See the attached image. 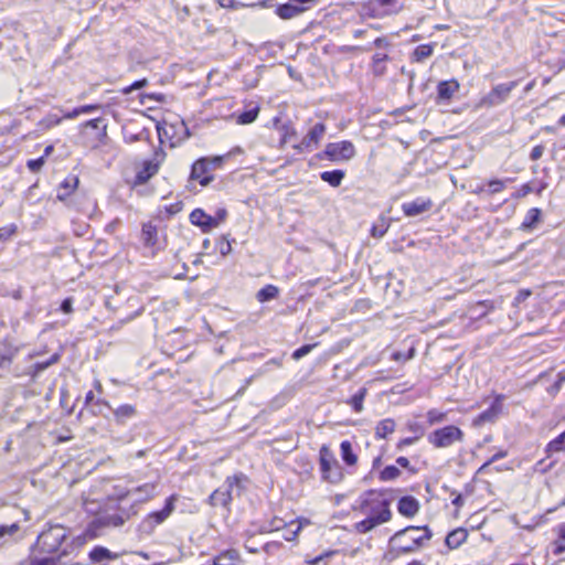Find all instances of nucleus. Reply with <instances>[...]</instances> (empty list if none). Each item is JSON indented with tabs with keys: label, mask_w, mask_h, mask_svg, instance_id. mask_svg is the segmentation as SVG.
<instances>
[{
	"label": "nucleus",
	"mask_w": 565,
	"mask_h": 565,
	"mask_svg": "<svg viewBox=\"0 0 565 565\" xmlns=\"http://www.w3.org/2000/svg\"><path fill=\"white\" fill-rule=\"evenodd\" d=\"M177 500L178 495L172 494L166 500V504L162 510L149 513L140 524L141 531L147 534H151L156 526L163 523L173 512Z\"/></svg>",
	"instance_id": "nucleus-8"
},
{
	"label": "nucleus",
	"mask_w": 565,
	"mask_h": 565,
	"mask_svg": "<svg viewBox=\"0 0 565 565\" xmlns=\"http://www.w3.org/2000/svg\"><path fill=\"white\" fill-rule=\"evenodd\" d=\"M17 353V348L0 349V379L6 377L10 373Z\"/></svg>",
	"instance_id": "nucleus-22"
},
{
	"label": "nucleus",
	"mask_w": 565,
	"mask_h": 565,
	"mask_svg": "<svg viewBox=\"0 0 565 565\" xmlns=\"http://www.w3.org/2000/svg\"><path fill=\"white\" fill-rule=\"evenodd\" d=\"M218 250L222 256H226L232 252L231 243L225 236L218 242Z\"/></svg>",
	"instance_id": "nucleus-50"
},
{
	"label": "nucleus",
	"mask_w": 565,
	"mask_h": 565,
	"mask_svg": "<svg viewBox=\"0 0 565 565\" xmlns=\"http://www.w3.org/2000/svg\"><path fill=\"white\" fill-rule=\"evenodd\" d=\"M158 232L157 226L152 223H146L142 225L141 230V239L145 246L152 247L157 244L158 241Z\"/></svg>",
	"instance_id": "nucleus-25"
},
{
	"label": "nucleus",
	"mask_w": 565,
	"mask_h": 565,
	"mask_svg": "<svg viewBox=\"0 0 565 565\" xmlns=\"http://www.w3.org/2000/svg\"><path fill=\"white\" fill-rule=\"evenodd\" d=\"M479 308H484V311H481L478 313V317H483L487 315V312L489 310L493 309L492 301H490V300L479 301L473 306L472 310L477 311Z\"/></svg>",
	"instance_id": "nucleus-48"
},
{
	"label": "nucleus",
	"mask_w": 565,
	"mask_h": 565,
	"mask_svg": "<svg viewBox=\"0 0 565 565\" xmlns=\"http://www.w3.org/2000/svg\"><path fill=\"white\" fill-rule=\"evenodd\" d=\"M431 536L433 533L427 525H409L397 531L390 539V544L398 551V554H409L417 551L424 544V541H429Z\"/></svg>",
	"instance_id": "nucleus-2"
},
{
	"label": "nucleus",
	"mask_w": 565,
	"mask_h": 565,
	"mask_svg": "<svg viewBox=\"0 0 565 565\" xmlns=\"http://www.w3.org/2000/svg\"><path fill=\"white\" fill-rule=\"evenodd\" d=\"M395 430V422L392 418H385L377 423L375 427L376 438H386Z\"/></svg>",
	"instance_id": "nucleus-31"
},
{
	"label": "nucleus",
	"mask_w": 565,
	"mask_h": 565,
	"mask_svg": "<svg viewBox=\"0 0 565 565\" xmlns=\"http://www.w3.org/2000/svg\"><path fill=\"white\" fill-rule=\"evenodd\" d=\"M98 109H100V105H98V104L79 106L81 114H89V113L96 111Z\"/></svg>",
	"instance_id": "nucleus-60"
},
{
	"label": "nucleus",
	"mask_w": 565,
	"mask_h": 565,
	"mask_svg": "<svg viewBox=\"0 0 565 565\" xmlns=\"http://www.w3.org/2000/svg\"><path fill=\"white\" fill-rule=\"evenodd\" d=\"M70 531L61 524H50L39 535L31 546V553L55 554L60 551Z\"/></svg>",
	"instance_id": "nucleus-3"
},
{
	"label": "nucleus",
	"mask_w": 565,
	"mask_h": 565,
	"mask_svg": "<svg viewBox=\"0 0 565 565\" xmlns=\"http://www.w3.org/2000/svg\"><path fill=\"white\" fill-rule=\"evenodd\" d=\"M552 547H553L552 552L554 555H561V554L565 553V542H563L559 539L555 540L552 543Z\"/></svg>",
	"instance_id": "nucleus-54"
},
{
	"label": "nucleus",
	"mask_w": 565,
	"mask_h": 565,
	"mask_svg": "<svg viewBox=\"0 0 565 565\" xmlns=\"http://www.w3.org/2000/svg\"><path fill=\"white\" fill-rule=\"evenodd\" d=\"M102 124H103V119L102 118H95V119L87 120L85 122V127H89L92 129H99V128H102L103 129V135L106 136V125H103V127H102Z\"/></svg>",
	"instance_id": "nucleus-51"
},
{
	"label": "nucleus",
	"mask_w": 565,
	"mask_h": 565,
	"mask_svg": "<svg viewBox=\"0 0 565 565\" xmlns=\"http://www.w3.org/2000/svg\"><path fill=\"white\" fill-rule=\"evenodd\" d=\"M327 127L323 122H317L315 124L307 135L302 138V145L307 147H312V149H316L323 136L326 135Z\"/></svg>",
	"instance_id": "nucleus-17"
},
{
	"label": "nucleus",
	"mask_w": 565,
	"mask_h": 565,
	"mask_svg": "<svg viewBox=\"0 0 565 565\" xmlns=\"http://www.w3.org/2000/svg\"><path fill=\"white\" fill-rule=\"evenodd\" d=\"M564 450H565V430L546 445L545 452H546L547 457H550L554 452H559V451H564Z\"/></svg>",
	"instance_id": "nucleus-35"
},
{
	"label": "nucleus",
	"mask_w": 565,
	"mask_h": 565,
	"mask_svg": "<svg viewBox=\"0 0 565 565\" xmlns=\"http://www.w3.org/2000/svg\"><path fill=\"white\" fill-rule=\"evenodd\" d=\"M433 206L430 199L418 198L412 202H405L402 204L404 214L408 217H415L422 213L429 211Z\"/></svg>",
	"instance_id": "nucleus-13"
},
{
	"label": "nucleus",
	"mask_w": 565,
	"mask_h": 565,
	"mask_svg": "<svg viewBox=\"0 0 565 565\" xmlns=\"http://www.w3.org/2000/svg\"><path fill=\"white\" fill-rule=\"evenodd\" d=\"M227 158L226 154L224 156H216L214 158H212L211 160L209 159V164L212 163L214 167H221V164L223 163V161Z\"/></svg>",
	"instance_id": "nucleus-63"
},
{
	"label": "nucleus",
	"mask_w": 565,
	"mask_h": 565,
	"mask_svg": "<svg viewBox=\"0 0 565 565\" xmlns=\"http://www.w3.org/2000/svg\"><path fill=\"white\" fill-rule=\"evenodd\" d=\"M317 345H318L317 342L312 343V344H305V345L298 348L297 350H295L291 354V358L294 360H300L301 358L309 354Z\"/></svg>",
	"instance_id": "nucleus-41"
},
{
	"label": "nucleus",
	"mask_w": 565,
	"mask_h": 565,
	"mask_svg": "<svg viewBox=\"0 0 565 565\" xmlns=\"http://www.w3.org/2000/svg\"><path fill=\"white\" fill-rule=\"evenodd\" d=\"M308 7L297 6L292 0L276 8V14L282 20L294 19L305 12Z\"/></svg>",
	"instance_id": "nucleus-19"
},
{
	"label": "nucleus",
	"mask_w": 565,
	"mask_h": 565,
	"mask_svg": "<svg viewBox=\"0 0 565 565\" xmlns=\"http://www.w3.org/2000/svg\"><path fill=\"white\" fill-rule=\"evenodd\" d=\"M401 476V470L395 466H386L381 472H380V479L382 481H391Z\"/></svg>",
	"instance_id": "nucleus-40"
},
{
	"label": "nucleus",
	"mask_w": 565,
	"mask_h": 565,
	"mask_svg": "<svg viewBox=\"0 0 565 565\" xmlns=\"http://www.w3.org/2000/svg\"><path fill=\"white\" fill-rule=\"evenodd\" d=\"M158 482H147L141 486L128 489L120 499L131 498L135 503H142L152 499L157 494Z\"/></svg>",
	"instance_id": "nucleus-11"
},
{
	"label": "nucleus",
	"mask_w": 565,
	"mask_h": 565,
	"mask_svg": "<svg viewBox=\"0 0 565 565\" xmlns=\"http://www.w3.org/2000/svg\"><path fill=\"white\" fill-rule=\"evenodd\" d=\"M505 396L500 394L497 395L491 405L483 412H481L473 420L475 427H481L486 423H494L503 411V401Z\"/></svg>",
	"instance_id": "nucleus-10"
},
{
	"label": "nucleus",
	"mask_w": 565,
	"mask_h": 565,
	"mask_svg": "<svg viewBox=\"0 0 565 565\" xmlns=\"http://www.w3.org/2000/svg\"><path fill=\"white\" fill-rule=\"evenodd\" d=\"M345 177V172L343 170H332V171H323L320 174L322 181L327 182L333 188H337L341 184L342 180Z\"/></svg>",
	"instance_id": "nucleus-27"
},
{
	"label": "nucleus",
	"mask_w": 565,
	"mask_h": 565,
	"mask_svg": "<svg viewBox=\"0 0 565 565\" xmlns=\"http://www.w3.org/2000/svg\"><path fill=\"white\" fill-rule=\"evenodd\" d=\"M38 553H32L26 559L22 561L20 565H60L63 556L67 555V551L64 548L56 556H43L40 557Z\"/></svg>",
	"instance_id": "nucleus-18"
},
{
	"label": "nucleus",
	"mask_w": 565,
	"mask_h": 565,
	"mask_svg": "<svg viewBox=\"0 0 565 565\" xmlns=\"http://www.w3.org/2000/svg\"><path fill=\"white\" fill-rule=\"evenodd\" d=\"M341 457L342 460L348 466H353L358 461L356 455L353 452L352 444L349 440H343L340 444Z\"/></svg>",
	"instance_id": "nucleus-33"
},
{
	"label": "nucleus",
	"mask_w": 565,
	"mask_h": 565,
	"mask_svg": "<svg viewBox=\"0 0 565 565\" xmlns=\"http://www.w3.org/2000/svg\"><path fill=\"white\" fill-rule=\"evenodd\" d=\"M388 61V55L385 53H375L372 56V73L375 76H383L386 72V62Z\"/></svg>",
	"instance_id": "nucleus-26"
},
{
	"label": "nucleus",
	"mask_w": 565,
	"mask_h": 565,
	"mask_svg": "<svg viewBox=\"0 0 565 565\" xmlns=\"http://www.w3.org/2000/svg\"><path fill=\"white\" fill-rule=\"evenodd\" d=\"M79 179L76 175H68L64 181L61 182L57 189V200L65 202L68 196L77 189Z\"/></svg>",
	"instance_id": "nucleus-23"
},
{
	"label": "nucleus",
	"mask_w": 565,
	"mask_h": 565,
	"mask_svg": "<svg viewBox=\"0 0 565 565\" xmlns=\"http://www.w3.org/2000/svg\"><path fill=\"white\" fill-rule=\"evenodd\" d=\"M50 366V362H38L33 365V371L30 373L33 379H35L41 372L46 370Z\"/></svg>",
	"instance_id": "nucleus-53"
},
{
	"label": "nucleus",
	"mask_w": 565,
	"mask_h": 565,
	"mask_svg": "<svg viewBox=\"0 0 565 565\" xmlns=\"http://www.w3.org/2000/svg\"><path fill=\"white\" fill-rule=\"evenodd\" d=\"M557 531V539L562 540L563 542H565V523L563 524H559L556 529Z\"/></svg>",
	"instance_id": "nucleus-64"
},
{
	"label": "nucleus",
	"mask_w": 565,
	"mask_h": 565,
	"mask_svg": "<svg viewBox=\"0 0 565 565\" xmlns=\"http://www.w3.org/2000/svg\"><path fill=\"white\" fill-rule=\"evenodd\" d=\"M113 413L117 423L124 424L136 415V408L130 404H124L114 409Z\"/></svg>",
	"instance_id": "nucleus-28"
},
{
	"label": "nucleus",
	"mask_w": 565,
	"mask_h": 565,
	"mask_svg": "<svg viewBox=\"0 0 565 565\" xmlns=\"http://www.w3.org/2000/svg\"><path fill=\"white\" fill-rule=\"evenodd\" d=\"M159 171V163L152 160L142 162L141 168L137 171L132 184L135 186L147 183Z\"/></svg>",
	"instance_id": "nucleus-14"
},
{
	"label": "nucleus",
	"mask_w": 565,
	"mask_h": 565,
	"mask_svg": "<svg viewBox=\"0 0 565 565\" xmlns=\"http://www.w3.org/2000/svg\"><path fill=\"white\" fill-rule=\"evenodd\" d=\"M207 172H209V159L201 158L192 164L190 177L193 180H199L200 184L205 186L213 180V177L206 175Z\"/></svg>",
	"instance_id": "nucleus-15"
},
{
	"label": "nucleus",
	"mask_w": 565,
	"mask_h": 565,
	"mask_svg": "<svg viewBox=\"0 0 565 565\" xmlns=\"http://www.w3.org/2000/svg\"><path fill=\"white\" fill-rule=\"evenodd\" d=\"M463 431L459 427L448 425L431 431L427 436V440L435 448H447L452 446L455 443H461L463 440Z\"/></svg>",
	"instance_id": "nucleus-6"
},
{
	"label": "nucleus",
	"mask_w": 565,
	"mask_h": 565,
	"mask_svg": "<svg viewBox=\"0 0 565 565\" xmlns=\"http://www.w3.org/2000/svg\"><path fill=\"white\" fill-rule=\"evenodd\" d=\"M367 395V388L361 387L355 394L351 396L350 399L347 401L355 413H361L363 411V402Z\"/></svg>",
	"instance_id": "nucleus-32"
},
{
	"label": "nucleus",
	"mask_w": 565,
	"mask_h": 565,
	"mask_svg": "<svg viewBox=\"0 0 565 565\" xmlns=\"http://www.w3.org/2000/svg\"><path fill=\"white\" fill-rule=\"evenodd\" d=\"M116 555H113V553L103 546H96L94 547L89 553V558L94 563H99L104 559H113Z\"/></svg>",
	"instance_id": "nucleus-36"
},
{
	"label": "nucleus",
	"mask_w": 565,
	"mask_h": 565,
	"mask_svg": "<svg viewBox=\"0 0 565 565\" xmlns=\"http://www.w3.org/2000/svg\"><path fill=\"white\" fill-rule=\"evenodd\" d=\"M282 544L279 542H268L263 546L266 553H271L274 550L279 548Z\"/></svg>",
	"instance_id": "nucleus-61"
},
{
	"label": "nucleus",
	"mask_w": 565,
	"mask_h": 565,
	"mask_svg": "<svg viewBox=\"0 0 565 565\" xmlns=\"http://www.w3.org/2000/svg\"><path fill=\"white\" fill-rule=\"evenodd\" d=\"M127 519H129V514H126L125 516L119 513L102 514L90 522L88 531H97L110 526L118 527L124 525Z\"/></svg>",
	"instance_id": "nucleus-12"
},
{
	"label": "nucleus",
	"mask_w": 565,
	"mask_h": 565,
	"mask_svg": "<svg viewBox=\"0 0 565 565\" xmlns=\"http://www.w3.org/2000/svg\"><path fill=\"white\" fill-rule=\"evenodd\" d=\"M319 463L321 478L329 483H339L342 478V468L328 446L323 445L319 450Z\"/></svg>",
	"instance_id": "nucleus-5"
},
{
	"label": "nucleus",
	"mask_w": 565,
	"mask_h": 565,
	"mask_svg": "<svg viewBox=\"0 0 565 565\" xmlns=\"http://www.w3.org/2000/svg\"><path fill=\"white\" fill-rule=\"evenodd\" d=\"M565 381V375L562 373L558 374L557 381L551 386L550 392L551 393H557L561 391L563 382Z\"/></svg>",
	"instance_id": "nucleus-58"
},
{
	"label": "nucleus",
	"mask_w": 565,
	"mask_h": 565,
	"mask_svg": "<svg viewBox=\"0 0 565 565\" xmlns=\"http://www.w3.org/2000/svg\"><path fill=\"white\" fill-rule=\"evenodd\" d=\"M408 429L416 434V436H419V438L423 436L424 430L417 423H411L408 424Z\"/></svg>",
	"instance_id": "nucleus-62"
},
{
	"label": "nucleus",
	"mask_w": 565,
	"mask_h": 565,
	"mask_svg": "<svg viewBox=\"0 0 565 565\" xmlns=\"http://www.w3.org/2000/svg\"><path fill=\"white\" fill-rule=\"evenodd\" d=\"M190 221L193 225L201 227L204 233L216 227V222L213 217L207 215L202 209L193 210L190 214Z\"/></svg>",
	"instance_id": "nucleus-16"
},
{
	"label": "nucleus",
	"mask_w": 565,
	"mask_h": 565,
	"mask_svg": "<svg viewBox=\"0 0 565 565\" xmlns=\"http://www.w3.org/2000/svg\"><path fill=\"white\" fill-rule=\"evenodd\" d=\"M518 81L502 83L495 85L487 95H484L480 105L483 107H495L503 104L510 96L511 92L518 86Z\"/></svg>",
	"instance_id": "nucleus-9"
},
{
	"label": "nucleus",
	"mask_w": 565,
	"mask_h": 565,
	"mask_svg": "<svg viewBox=\"0 0 565 565\" xmlns=\"http://www.w3.org/2000/svg\"><path fill=\"white\" fill-rule=\"evenodd\" d=\"M355 147L349 140H342L339 142H329L324 150L317 157L320 160L328 159L333 162L349 161L355 156Z\"/></svg>",
	"instance_id": "nucleus-7"
},
{
	"label": "nucleus",
	"mask_w": 565,
	"mask_h": 565,
	"mask_svg": "<svg viewBox=\"0 0 565 565\" xmlns=\"http://www.w3.org/2000/svg\"><path fill=\"white\" fill-rule=\"evenodd\" d=\"M544 149H545V148H544V146H542V145H537V146H535V147L532 149L531 153H530V159H531L532 161H536V160L541 159V157L543 156Z\"/></svg>",
	"instance_id": "nucleus-56"
},
{
	"label": "nucleus",
	"mask_w": 565,
	"mask_h": 565,
	"mask_svg": "<svg viewBox=\"0 0 565 565\" xmlns=\"http://www.w3.org/2000/svg\"><path fill=\"white\" fill-rule=\"evenodd\" d=\"M44 164V157L38 158V159H31L26 162V167L32 172H38L41 170V168Z\"/></svg>",
	"instance_id": "nucleus-49"
},
{
	"label": "nucleus",
	"mask_w": 565,
	"mask_h": 565,
	"mask_svg": "<svg viewBox=\"0 0 565 565\" xmlns=\"http://www.w3.org/2000/svg\"><path fill=\"white\" fill-rule=\"evenodd\" d=\"M227 216V211L225 209H218L215 213V216H212L213 220L216 222V227L225 221Z\"/></svg>",
	"instance_id": "nucleus-57"
},
{
	"label": "nucleus",
	"mask_w": 565,
	"mask_h": 565,
	"mask_svg": "<svg viewBox=\"0 0 565 565\" xmlns=\"http://www.w3.org/2000/svg\"><path fill=\"white\" fill-rule=\"evenodd\" d=\"M417 439H419V436L403 438L397 443L396 448L403 450L404 447L413 445Z\"/></svg>",
	"instance_id": "nucleus-55"
},
{
	"label": "nucleus",
	"mask_w": 565,
	"mask_h": 565,
	"mask_svg": "<svg viewBox=\"0 0 565 565\" xmlns=\"http://www.w3.org/2000/svg\"><path fill=\"white\" fill-rule=\"evenodd\" d=\"M286 526V522L282 519L274 518L268 524H263L259 527L260 533H268L273 531H278Z\"/></svg>",
	"instance_id": "nucleus-39"
},
{
	"label": "nucleus",
	"mask_w": 565,
	"mask_h": 565,
	"mask_svg": "<svg viewBox=\"0 0 565 565\" xmlns=\"http://www.w3.org/2000/svg\"><path fill=\"white\" fill-rule=\"evenodd\" d=\"M397 510L402 515L413 518L419 510V502L412 495L402 497L398 500Z\"/></svg>",
	"instance_id": "nucleus-20"
},
{
	"label": "nucleus",
	"mask_w": 565,
	"mask_h": 565,
	"mask_svg": "<svg viewBox=\"0 0 565 565\" xmlns=\"http://www.w3.org/2000/svg\"><path fill=\"white\" fill-rule=\"evenodd\" d=\"M542 212L537 207L530 209L521 224V230L529 231L535 227L541 220Z\"/></svg>",
	"instance_id": "nucleus-29"
},
{
	"label": "nucleus",
	"mask_w": 565,
	"mask_h": 565,
	"mask_svg": "<svg viewBox=\"0 0 565 565\" xmlns=\"http://www.w3.org/2000/svg\"><path fill=\"white\" fill-rule=\"evenodd\" d=\"M259 113L258 107H254L252 109L245 110L237 116L236 122L239 125H248L256 120Z\"/></svg>",
	"instance_id": "nucleus-38"
},
{
	"label": "nucleus",
	"mask_w": 565,
	"mask_h": 565,
	"mask_svg": "<svg viewBox=\"0 0 565 565\" xmlns=\"http://www.w3.org/2000/svg\"><path fill=\"white\" fill-rule=\"evenodd\" d=\"M467 537L468 532L462 527H458L456 530L450 531L447 534L445 539V544L448 546V548L455 550L458 548L461 544H463Z\"/></svg>",
	"instance_id": "nucleus-24"
},
{
	"label": "nucleus",
	"mask_w": 565,
	"mask_h": 565,
	"mask_svg": "<svg viewBox=\"0 0 565 565\" xmlns=\"http://www.w3.org/2000/svg\"><path fill=\"white\" fill-rule=\"evenodd\" d=\"M147 85H148L147 78L138 79V81L134 82L131 85L125 87L122 89V93L125 95H128V94L132 93L134 90L141 89V88L146 87Z\"/></svg>",
	"instance_id": "nucleus-46"
},
{
	"label": "nucleus",
	"mask_w": 565,
	"mask_h": 565,
	"mask_svg": "<svg viewBox=\"0 0 565 565\" xmlns=\"http://www.w3.org/2000/svg\"><path fill=\"white\" fill-rule=\"evenodd\" d=\"M20 526L18 523H12L10 525H0V539L4 535H13L19 531Z\"/></svg>",
	"instance_id": "nucleus-47"
},
{
	"label": "nucleus",
	"mask_w": 565,
	"mask_h": 565,
	"mask_svg": "<svg viewBox=\"0 0 565 565\" xmlns=\"http://www.w3.org/2000/svg\"><path fill=\"white\" fill-rule=\"evenodd\" d=\"M247 481L243 473L227 477L223 488L214 490L209 497V504L212 507L228 508L235 497H239L244 489V482Z\"/></svg>",
	"instance_id": "nucleus-4"
},
{
	"label": "nucleus",
	"mask_w": 565,
	"mask_h": 565,
	"mask_svg": "<svg viewBox=\"0 0 565 565\" xmlns=\"http://www.w3.org/2000/svg\"><path fill=\"white\" fill-rule=\"evenodd\" d=\"M278 295H279L278 287H276L274 285H266L265 287H263L262 289H259L257 291L256 299L259 302H266V301L276 299L278 297Z\"/></svg>",
	"instance_id": "nucleus-34"
},
{
	"label": "nucleus",
	"mask_w": 565,
	"mask_h": 565,
	"mask_svg": "<svg viewBox=\"0 0 565 565\" xmlns=\"http://www.w3.org/2000/svg\"><path fill=\"white\" fill-rule=\"evenodd\" d=\"M433 52H434V45L433 44H422V45H418L414 50L413 58L416 62H422L425 58H428L429 56H431Z\"/></svg>",
	"instance_id": "nucleus-37"
},
{
	"label": "nucleus",
	"mask_w": 565,
	"mask_h": 565,
	"mask_svg": "<svg viewBox=\"0 0 565 565\" xmlns=\"http://www.w3.org/2000/svg\"><path fill=\"white\" fill-rule=\"evenodd\" d=\"M61 310L64 312V313H71L73 311V301L71 298H66L62 301L61 303Z\"/></svg>",
	"instance_id": "nucleus-59"
},
{
	"label": "nucleus",
	"mask_w": 565,
	"mask_h": 565,
	"mask_svg": "<svg viewBox=\"0 0 565 565\" xmlns=\"http://www.w3.org/2000/svg\"><path fill=\"white\" fill-rule=\"evenodd\" d=\"M17 225L10 224L8 226L0 227V242H6L17 233Z\"/></svg>",
	"instance_id": "nucleus-44"
},
{
	"label": "nucleus",
	"mask_w": 565,
	"mask_h": 565,
	"mask_svg": "<svg viewBox=\"0 0 565 565\" xmlns=\"http://www.w3.org/2000/svg\"><path fill=\"white\" fill-rule=\"evenodd\" d=\"M390 224L382 220L381 225H373L371 228V235L376 238H381L387 232Z\"/></svg>",
	"instance_id": "nucleus-45"
},
{
	"label": "nucleus",
	"mask_w": 565,
	"mask_h": 565,
	"mask_svg": "<svg viewBox=\"0 0 565 565\" xmlns=\"http://www.w3.org/2000/svg\"><path fill=\"white\" fill-rule=\"evenodd\" d=\"M507 455L508 452L505 450L498 451L478 469V473L484 472L493 462L507 457Z\"/></svg>",
	"instance_id": "nucleus-43"
},
{
	"label": "nucleus",
	"mask_w": 565,
	"mask_h": 565,
	"mask_svg": "<svg viewBox=\"0 0 565 565\" xmlns=\"http://www.w3.org/2000/svg\"><path fill=\"white\" fill-rule=\"evenodd\" d=\"M490 194L499 193L504 189V182L502 180H491L488 183Z\"/></svg>",
	"instance_id": "nucleus-52"
},
{
	"label": "nucleus",
	"mask_w": 565,
	"mask_h": 565,
	"mask_svg": "<svg viewBox=\"0 0 565 565\" xmlns=\"http://www.w3.org/2000/svg\"><path fill=\"white\" fill-rule=\"evenodd\" d=\"M446 419V413L439 412L438 409H430L427 412V420L429 425L441 423Z\"/></svg>",
	"instance_id": "nucleus-42"
},
{
	"label": "nucleus",
	"mask_w": 565,
	"mask_h": 565,
	"mask_svg": "<svg viewBox=\"0 0 565 565\" xmlns=\"http://www.w3.org/2000/svg\"><path fill=\"white\" fill-rule=\"evenodd\" d=\"M460 85L457 79L443 81L437 86V98L438 100L449 102L454 94L457 93Z\"/></svg>",
	"instance_id": "nucleus-21"
},
{
	"label": "nucleus",
	"mask_w": 565,
	"mask_h": 565,
	"mask_svg": "<svg viewBox=\"0 0 565 565\" xmlns=\"http://www.w3.org/2000/svg\"><path fill=\"white\" fill-rule=\"evenodd\" d=\"M239 555L235 550H227L213 559V565H236Z\"/></svg>",
	"instance_id": "nucleus-30"
},
{
	"label": "nucleus",
	"mask_w": 565,
	"mask_h": 565,
	"mask_svg": "<svg viewBox=\"0 0 565 565\" xmlns=\"http://www.w3.org/2000/svg\"><path fill=\"white\" fill-rule=\"evenodd\" d=\"M361 510L370 513L369 516L358 523L354 527L358 533L364 534L372 531L380 524L388 522L392 519L390 502L386 499H380L375 491H369L367 498L363 499Z\"/></svg>",
	"instance_id": "nucleus-1"
}]
</instances>
